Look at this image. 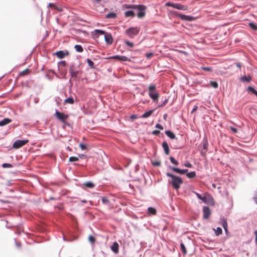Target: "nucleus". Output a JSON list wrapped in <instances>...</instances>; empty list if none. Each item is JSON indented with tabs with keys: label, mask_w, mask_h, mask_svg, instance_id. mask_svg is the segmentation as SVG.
Here are the masks:
<instances>
[{
	"label": "nucleus",
	"mask_w": 257,
	"mask_h": 257,
	"mask_svg": "<svg viewBox=\"0 0 257 257\" xmlns=\"http://www.w3.org/2000/svg\"><path fill=\"white\" fill-rule=\"evenodd\" d=\"M175 15L180 18L182 20L187 21L191 22L195 20V18L190 16H187L183 14L178 13V12H175Z\"/></svg>",
	"instance_id": "nucleus-8"
},
{
	"label": "nucleus",
	"mask_w": 257,
	"mask_h": 257,
	"mask_svg": "<svg viewBox=\"0 0 257 257\" xmlns=\"http://www.w3.org/2000/svg\"><path fill=\"white\" fill-rule=\"evenodd\" d=\"M153 165L155 166H159L161 165V163L160 162H155L153 163Z\"/></svg>",
	"instance_id": "nucleus-51"
},
{
	"label": "nucleus",
	"mask_w": 257,
	"mask_h": 257,
	"mask_svg": "<svg viewBox=\"0 0 257 257\" xmlns=\"http://www.w3.org/2000/svg\"><path fill=\"white\" fill-rule=\"evenodd\" d=\"M215 234L216 235L218 236L222 233V229L220 227H217L216 230H215Z\"/></svg>",
	"instance_id": "nucleus-34"
},
{
	"label": "nucleus",
	"mask_w": 257,
	"mask_h": 257,
	"mask_svg": "<svg viewBox=\"0 0 257 257\" xmlns=\"http://www.w3.org/2000/svg\"><path fill=\"white\" fill-rule=\"evenodd\" d=\"M196 194L199 199L202 200L205 203H208L210 202V200H213L212 198L208 194H206L204 196H202L198 193H196Z\"/></svg>",
	"instance_id": "nucleus-9"
},
{
	"label": "nucleus",
	"mask_w": 257,
	"mask_h": 257,
	"mask_svg": "<svg viewBox=\"0 0 257 257\" xmlns=\"http://www.w3.org/2000/svg\"><path fill=\"white\" fill-rule=\"evenodd\" d=\"M88 240L92 243H94L95 241V238L93 236H92V235H90L89 236Z\"/></svg>",
	"instance_id": "nucleus-42"
},
{
	"label": "nucleus",
	"mask_w": 257,
	"mask_h": 257,
	"mask_svg": "<svg viewBox=\"0 0 257 257\" xmlns=\"http://www.w3.org/2000/svg\"><path fill=\"white\" fill-rule=\"evenodd\" d=\"M59 71L61 75L65 76L66 74V70L63 68H60Z\"/></svg>",
	"instance_id": "nucleus-33"
},
{
	"label": "nucleus",
	"mask_w": 257,
	"mask_h": 257,
	"mask_svg": "<svg viewBox=\"0 0 257 257\" xmlns=\"http://www.w3.org/2000/svg\"><path fill=\"white\" fill-rule=\"evenodd\" d=\"M165 6L166 7H172L175 9L183 11H186L188 9V7L186 5H182L179 3H173L170 2L166 3Z\"/></svg>",
	"instance_id": "nucleus-5"
},
{
	"label": "nucleus",
	"mask_w": 257,
	"mask_h": 257,
	"mask_svg": "<svg viewBox=\"0 0 257 257\" xmlns=\"http://www.w3.org/2000/svg\"><path fill=\"white\" fill-rule=\"evenodd\" d=\"M202 145H203V149L204 150H207L208 144V142H207V141L206 139L203 140V141L202 142Z\"/></svg>",
	"instance_id": "nucleus-30"
},
{
	"label": "nucleus",
	"mask_w": 257,
	"mask_h": 257,
	"mask_svg": "<svg viewBox=\"0 0 257 257\" xmlns=\"http://www.w3.org/2000/svg\"><path fill=\"white\" fill-rule=\"evenodd\" d=\"M184 165L185 167H188V168H191L192 167V164L189 162H186Z\"/></svg>",
	"instance_id": "nucleus-46"
},
{
	"label": "nucleus",
	"mask_w": 257,
	"mask_h": 257,
	"mask_svg": "<svg viewBox=\"0 0 257 257\" xmlns=\"http://www.w3.org/2000/svg\"><path fill=\"white\" fill-rule=\"evenodd\" d=\"M123 9H134L139 11L137 16L139 18H143L146 15L145 11L146 7L142 5H123L122 6Z\"/></svg>",
	"instance_id": "nucleus-1"
},
{
	"label": "nucleus",
	"mask_w": 257,
	"mask_h": 257,
	"mask_svg": "<svg viewBox=\"0 0 257 257\" xmlns=\"http://www.w3.org/2000/svg\"><path fill=\"white\" fill-rule=\"evenodd\" d=\"M68 54L69 53L68 51L64 52L63 51H59L55 53V55L60 59L63 58L65 56H67Z\"/></svg>",
	"instance_id": "nucleus-14"
},
{
	"label": "nucleus",
	"mask_w": 257,
	"mask_h": 257,
	"mask_svg": "<svg viewBox=\"0 0 257 257\" xmlns=\"http://www.w3.org/2000/svg\"><path fill=\"white\" fill-rule=\"evenodd\" d=\"M236 66H237V67H238V68H239L241 67V64H240L239 63H237L236 64Z\"/></svg>",
	"instance_id": "nucleus-59"
},
{
	"label": "nucleus",
	"mask_w": 257,
	"mask_h": 257,
	"mask_svg": "<svg viewBox=\"0 0 257 257\" xmlns=\"http://www.w3.org/2000/svg\"><path fill=\"white\" fill-rule=\"evenodd\" d=\"M70 162H77L79 160L78 158L76 157H71L69 159Z\"/></svg>",
	"instance_id": "nucleus-39"
},
{
	"label": "nucleus",
	"mask_w": 257,
	"mask_h": 257,
	"mask_svg": "<svg viewBox=\"0 0 257 257\" xmlns=\"http://www.w3.org/2000/svg\"><path fill=\"white\" fill-rule=\"evenodd\" d=\"M196 176V173L194 171H192L189 173H187L186 174V176L188 178H195Z\"/></svg>",
	"instance_id": "nucleus-22"
},
{
	"label": "nucleus",
	"mask_w": 257,
	"mask_h": 257,
	"mask_svg": "<svg viewBox=\"0 0 257 257\" xmlns=\"http://www.w3.org/2000/svg\"><path fill=\"white\" fill-rule=\"evenodd\" d=\"M162 147L164 149L165 153L166 155H169L170 150L168 146V145L166 142H164L162 144Z\"/></svg>",
	"instance_id": "nucleus-18"
},
{
	"label": "nucleus",
	"mask_w": 257,
	"mask_h": 257,
	"mask_svg": "<svg viewBox=\"0 0 257 257\" xmlns=\"http://www.w3.org/2000/svg\"><path fill=\"white\" fill-rule=\"evenodd\" d=\"M28 142V140H17L13 143V147L15 149H19L27 144Z\"/></svg>",
	"instance_id": "nucleus-7"
},
{
	"label": "nucleus",
	"mask_w": 257,
	"mask_h": 257,
	"mask_svg": "<svg viewBox=\"0 0 257 257\" xmlns=\"http://www.w3.org/2000/svg\"><path fill=\"white\" fill-rule=\"evenodd\" d=\"M247 90L253 94H255V93L256 92V90L254 89V88H253L251 86H248L247 87Z\"/></svg>",
	"instance_id": "nucleus-41"
},
{
	"label": "nucleus",
	"mask_w": 257,
	"mask_h": 257,
	"mask_svg": "<svg viewBox=\"0 0 257 257\" xmlns=\"http://www.w3.org/2000/svg\"><path fill=\"white\" fill-rule=\"evenodd\" d=\"M116 17V14L113 13H110L106 15L107 18H114Z\"/></svg>",
	"instance_id": "nucleus-35"
},
{
	"label": "nucleus",
	"mask_w": 257,
	"mask_h": 257,
	"mask_svg": "<svg viewBox=\"0 0 257 257\" xmlns=\"http://www.w3.org/2000/svg\"><path fill=\"white\" fill-rule=\"evenodd\" d=\"M75 50L78 52H82L83 49L81 45H76L74 47Z\"/></svg>",
	"instance_id": "nucleus-24"
},
{
	"label": "nucleus",
	"mask_w": 257,
	"mask_h": 257,
	"mask_svg": "<svg viewBox=\"0 0 257 257\" xmlns=\"http://www.w3.org/2000/svg\"><path fill=\"white\" fill-rule=\"evenodd\" d=\"M104 39L108 44H111L113 42V38L109 33H105L104 35Z\"/></svg>",
	"instance_id": "nucleus-13"
},
{
	"label": "nucleus",
	"mask_w": 257,
	"mask_h": 257,
	"mask_svg": "<svg viewBox=\"0 0 257 257\" xmlns=\"http://www.w3.org/2000/svg\"><path fill=\"white\" fill-rule=\"evenodd\" d=\"M12 121V120L8 118H5L0 121V126L6 125Z\"/></svg>",
	"instance_id": "nucleus-17"
},
{
	"label": "nucleus",
	"mask_w": 257,
	"mask_h": 257,
	"mask_svg": "<svg viewBox=\"0 0 257 257\" xmlns=\"http://www.w3.org/2000/svg\"><path fill=\"white\" fill-rule=\"evenodd\" d=\"M140 31L139 27H131L125 31V34L130 38H134L138 35Z\"/></svg>",
	"instance_id": "nucleus-4"
},
{
	"label": "nucleus",
	"mask_w": 257,
	"mask_h": 257,
	"mask_svg": "<svg viewBox=\"0 0 257 257\" xmlns=\"http://www.w3.org/2000/svg\"><path fill=\"white\" fill-rule=\"evenodd\" d=\"M148 210L149 213L151 214L155 215L156 213V210L154 208L150 207L148 208Z\"/></svg>",
	"instance_id": "nucleus-29"
},
{
	"label": "nucleus",
	"mask_w": 257,
	"mask_h": 257,
	"mask_svg": "<svg viewBox=\"0 0 257 257\" xmlns=\"http://www.w3.org/2000/svg\"><path fill=\"white\" fill-rule=\"evenodd\" d=\"M183 174H184L185 173H187L188 172V169H183Z\"/></svg>",
	"instance_id": "nucleus-60"
},
{
	"label": "nucleus",
	"mask_w": 257,
	"mask_h": 257,
	"mask_svg": "<svg viewBox=\"0 0 257 257\" xmlns=\"http://www.w3.org/2000/svg\"><path fill=\"white\" fill-rule=\"evenodd\" d=\"M165 134L168 137H169L171 139H174L175 138V135L170 131H166Z\"/></svg>",
	"instance_id": "nucleus-19"
},
{
	"label": "nucleus",
	"mask_w": 257,
	"mask_h": 257,
	"mask_svg": "<svg viewBox=\"0 0 257 257\" xmlns=\"http://www.w3.org/2000/svg\"><path fill=\"white\" fill-rule=\"evenodd\" d=\"M124 43H125V44L127 46H128V47H131V48L133 47H134V43H133L131 42H129L128 41H125L124 42Z\"/></svg>",
	"instance_id": "nucleus-40"
},
{
	"label": "nucleus",
	"mask_w": 257,
	"mask_h": 257,
	"mask_svg": "<svg viewBox=\"0 0 257 257\" xmlns=\"http://www.w3.org/2000/svg\"><path fill=\"white\" fill-rule=\"evenodd\" d=\"M48 6L49 7H55V5L54 4H52V3H50V4H49V6Z\"/></svg>",
	"instance_id": "nucleus-58"
},
{
	"label": "nucleus",
	"mask_w": 257,
	"mask_h": 257,
	"mask_svg": "<svg viewBox=\"0 0 257 257\" xmlns=\"http://www.w3.org/2000/svg\"><path fill=\"white\" fill-rule=\"evenodd\" d=\"M203 216L204 219H208L211 214V211L208 207H204L203 208Z\"/></svg>",
	"instance_id": "nucleus-11"
},
{
	"label": "nucleus",
	"mask_w": 257,
	"mask_h": 257,
	"mask_svg": "<svg viewBox=\"0 0 257 257\" xmlns=\"http://www.w3.org/2000/svg\"><path fill=\"white\" fill-rule=\"evenodd\" d=\"M180 249L183 253H184V254L186 253L187 251L185 248V246L183 243H181L180 244Z\"/></svg>",
	"instance_id": "nucleus-31"
},
{
	"label": "nucleus",
	"mask_w": 257,
	"mask_h": 257,
	"mask_svg": "<svg viewBox=\"0 0 257 257\" xmlns=\"http://www.w3.org/2000/svg\"><path fill=\"white\" fill-rule=\"evenodd\" d=\"M28 71H29L28 69H26V70H24L22 72V74L25 75L26 74H27V73Z\"/></svg>",
	"instance_id": "nucleus-57"
},
{
	"label": "nucleus",
	"mask_w": 257,
	"mask_h": 257,
	"mask_svg": "<svg viewBox=\"0 0 257 257\" xmlns=\"http://www.w3.org/2000/svg\"><path fill=\"white\" fill-rule=\"evenodd\" d=\"M198 108V106L195 105L194 106V108H193V109L192 110L191 113H193L194 111H195Z\"/></svg>",
	"instance_id": "nucleus-56"
},
{
	"label": "nucleus",
	"mask_w": 257,
	"mask_h": 257,
	"mask_svg": "<svg viewBox=\"0 0 257 257\" xmlns=\"http://www.w3.org/2000/svg\"><path fill=\"white\" fill-rule=\"evenodd\" d=\"M211 85L214 88L218 87V84L215 81H211L210 82Z\"/></svg>",
	"instance_id": "nucleus-43"
},
{
	"label": "nucleus",
	"mask_w": 257,
	"mask_h": 257,
	"mask_svg": "<svg viewBox=\"0 0 257 257\" xmlns=\"http://www.w3.org/2000/svg\"><path fill=\"white\" fill-rule=\"evenodd\" d=\"M84 156L83 155H79L80 158H82Z\"/></svg>",
	"instance_id": "nucleus-62"
},
{
	"label": "nucleus",
	"mask_w": 257,
	"mask_h": 257,
	"mask_svg": "<svg viewBox=\"0 0 257 257\" xmlns=\"http://www.w3.org/2000/svg\"><path fill=\"white\" fill-rule=\"evenodd\" d=\"M202 69L207 71H211L212 70V68L208 67H202Z\"/></svg>",
	"instance_id": "nucleus-45"
},
{
	"label": "nucleus",
	"mask_w": 257,
	"mask_h": 257,
	"mask_svg": "<svg viewBox=\"0 0 257 257\" xmlns=\"http://www.w3.org/2000/svg\"><path fill=\"white\" fill-rule=\"evenodd\" d=\"M65 103H69V104H73L74 103V99L72 97H69L66 98L64 101Z\"/></svg>",
	"instance_id": "nucleus-25"
},
{
	"label": "nucleus",
	"mask_w": 257,
	"mask_h": 257,
	"mask_svg": "<svg viewBox=\"0 0 257 257\" xmlns=\"http://www.w3.org/2000/svg\"><path fill=\"white\" fill-rule=\"evenodd\" d=\"M156 127L157 128H159L160 130H163V126L160 124H159V123H157L156 125Z\"/></svg>",
	"instance_id": "nucleus-48"
},
{
	"label": "nucleus",
	"mask_w": 257,
	"mask_h": 257,
	"mask_svg": "<svg viewBox=\"0 0 257 257\" xmlns=\"http://www.w3.org/2000/svg\"><path fill=\"white\" fill-rule=\"evenodd\" d=\"M254 235H255V243L257 245V230H255L254 231Z\"/></svg>",
	"instance_id": "nucleus-53"
},
{
	"label": "nucleus",
	"mask_w": 257,
	"mask_h": 257,
	"mask_svg": "<svg viewBox=\"0 0 257 257\" xmlns=\"http://www.w3.org/2000/svg\"><path fill=\"white\" fill-rule=\"evenodd\" d=\"M170 161L171 162L174 164L175 165H178V162L177 161H176L175 158L173 157H170Z\"/></svg>",
	"instance_id": "nucleus-32"
},
{
	"label": "nucleus",
	"mask_w": 257,
	"mask_h": 257,
	"mask_svg": "<svg viewBox=\"0 0 257 257\" xmlns=\"http://www.w3.org/2000/svg\"><path fill=\"white\" fill-rule=\"evenodd\" d=\"M84 185L88 188H92L94 187V184L91 182H87L84 183Z\"/></svg>",
	"instance_id": "nucleus-27"
},
{
	"label": "nucleus",
	"mask_w": 257,
	"mask_h": 257,
	"mask_svg": "<svg viewBox=\"0 0 257 257\" xmlns=\"http://www.w3.org/2000/svg\"><path fill=\"white\" fill-rule=\"evenodd\" d=\"M166 175L168 177L171 178V184L173 187L176 190H178L180 188L181 185L183 183L182 179L180 177L169 173H167Z\"/></svg>",
	"instance_id": "nucleus-2"
},
{
	"label": "nucleus",
	"mask_w": 257,
	"mask_h": 257,
	"mask_svg": "<svg viewBox=\"0 0 257 257\" xmlns=\"http://www.w3.org/2000/svg\"><path fill=\"white\" fill-rule=\"evenodd\" d=\"M253 200L254 202L257 204V192L255 193L254 197H253Z\"/></svg>",
	"instance_id": "nucleus-55"
},
{
	"label": "nucleus",
	"mask_w": 257,
	"mask_h": 257,
	"mask_svg": "<svg viewBox=\"0 0 257 257\" xmlns=\"http://www.w3.org/2000/svg\"><path fill=\"white\" fill-rule=\"evenodd\" d=\"M240 80L243 82H249L251 80V78L248 76H244L241 77Z\"/></svg>",
	"instance_id": "nucleus-28"
},
{
	"label": "nucleus",
	"mask_w": 257,
	"mask_h": 257,
	"mask_svg": "<svg viewBox=\"0 0 257 257\" xmlns=\"http://www.w3.org/2000/svg\"><path fill=\"white\" fill-rule=\"evenodd\" d=\"M3 168L11 167L12 165L10 164L4 163L2 165Z\"/></svg>",
	"instance_id": "nucleus-49"
},
{
	"label": "nucleus",
	"mask_w": 257,
	"mask_h": 257,
	"mask_svg": "<svg viewBox=\"0 0 257 257\" xmlns=\"http://www.w3.org/2000/svg\"><path fill=\"white\" fill-rule=\"evenodd\" d=\"M153 112V110H149L148 111H147L145 113H144L142 115V117H143V118H147V117H149V116H151V115L152 114Z\"/></svg>",
	"instance_id": "nucleus-21"
},
{
	"label": "nucleus",
	"mask_w": 257,
	"mask_h": 257,
	"mask_svg": "<svg viewBox=\"0 0 257 257\" xmlns=\"http://www.w3.org/2000/svg\"><path fill=\"white\" fill-rule=\"evenodd\" d=\"M124 15L126 17H134L135 16V13L133 11H128L125 12Z\"/></svg>",
	"instance_id": "nucleus-20"
},
{
	"label": "nucleus",
	"mask_w": 257,
	"mask_h": 257,
	"mask_svg": "<svg viewBox=\"0 0 257 257\" xmlns=\"http://www.w3.org/2000/svg\"><path fill=\"white\" fill-rule=\"evenodd\" d=\"M105 31L98 29H96L92 32V34L94 38H98L100 35H105Z\"/></svg>",
	"instance_id": "nucleus-15"
},
{
	"label": "nucleus",
	"mask_w": 257,
	"mask_h": 257,
	"mask_svg": "<svg viewBox=\"0 0 257 257\" xmlns=\"http://www.w3.org/2000/svg\"><path fill=\"white\" fill-rule=\"evenodd\" d=\"M152 134L153 135H158L160 134V131H157V130H155V131H154L152 133Z\"/></svg>",
	"instance_id": "nucleus-54"
},
{
	"label": "nucleus",
	"mask_w": 257,
	"mask_h": 257,
	"mask_svg": "<svg viewBox=\"0 0 257 257\" xmlns=\"http://www.w3.org/2000/svg\"><path fill=\"white\" fill-rule=\"evenodd\" d=\"M137 117L136 115H132L131 116V118H133V119H134V118H136Z\"/></svg>",
	"instance_id": "nucleus-61"
},
{
	"label": "nucleus",
	"mask_w": 257,
	"mask_h": 257,
	"mask_svg": "<svg viewBox=\"0 0 257 257\" xmlns=\"http://www.w3.org/2000/svg\"><path fill=\"white\" fill-rule=\"evenodd\" d=\"M111 250L115 254L118 253L119 245L117 242H114L111 246Z\"/></svg>",
	"instance_id": "nucleus-16"
},
{
	"label": "nucleus",
	"mask_w": 257,
	"mask_h": 257,
	"mask_svg": "<svg viewBox=\"0 0 257 257\" xmlns=\"http://www.w3.org/2000/svg\"><path fill=\"white\" fill-rule=\"evenodd\" d=\"M148 90L150 97L153 100L154 102L158 101L159 94L156 91V86L153 84H150L148 87Z\"/></svg>",
	"instance_id": "nucleus-3"
},
{
	"label": "nucleus",
	"mask_w": 257,
	"mask_h": 257,
	"mask_svg": "<svg viewBox=\"0 0 257 257\" xmlns=\"http://www.w3.org/2000/svg\"><path fill=\"white\" fill-rule=\"evenodd\" d=\"M230 130L234 133H236L237 132V130L233 127V126H230Z\"/></svg>",
	"instance_id": "nucleus-50"
},
{
	"label": "nucleus",
	"mask_w": 257,
	"mask_h": 257,
	"mask_svg": "<svg viewBox=\"0 0 257 257\" xmlns=\"http://www.w3.org/2000/svg\"><path fill=\"white\" fill-rule=\"evenodd\" d=\"M249 25L250 26V27L252 29V30H255L257 29V26L254 24V23H250L249 24Z\"/></svg>",
	"instance_id": "nucleus-38"
},
{
	"label": "nucleus",
	"mask_w": 257,
	"mask_h": 257,
	"mask_svg": "<svg viewBox=\"0 0 257 257\" xmlns=\"http://www.w3.org/2000/svg\"><path fill=\"white\" fill-rule=\"evenodd\" d=\"M102 202L104 204H108L109 200L107 198L103 197L102 198Z\"/></svg>",
	"instance_id": "nucleus-44"
},
{
	"label": "nucleus",
	"mask_w": 257,
	"mask_h": 257,
	"mask_svg": "<svg viewBox=\"0 0 257 257\" xmlns=\"http://www.w3.org/2000/svg\"><path fill=\"white\" fill-rule=\"evenodd\" d=\"M87 63L88 64V65L91 67V68H94V63L93 62V61H92L90 59H87Z\"/></svg>",
	"instance_id": "nucleus-37"
},
{
	"label": "nucleus",
	"mask_w": 257,
	"mask_h": 257,
	"mask_svg": "<svg viewBox=\"0 0 257 257\" xmlns=\"http://www.w3.org/2000/svg\"><path fill=\"white\" fill-rule=\"evenodd\" d=\"M170 168L176 173H177L180 174H183V169H180L179 168L175 167H170Z\"/></svg>",
	"instance_id": "nucleus-23"
},
{
	"label": "nucleus",
	"mask_w": 257,
	"mask_h": 257,
	"mask_svg": "<svg viewBox=\"0 0 257 257\" xmlns=\"http://www.w3.org/2000/svg\"><path fill=\"white\" fill-rule=\"evenodd\" d=\"M110 59H117L120 61H130V59L124 56L115 55L110 57Z\"/></svg>",
	"instance_id": "nucleus-12"
},
{
	"label": "nucleus",
	"mask_w": 257,
	"mask_h": 257,
	"mask_svg": "<svg viewBox=\"0 0 257 257\" xmlns=\"http://www.w3.org/2000/svg\"><path fill=\"white\" fill-rule=\"evenodd\" d=\"M69 73L72 78H76L77 75L81 73V71L76 69L74 65L72 64L70 66Z\"/></svg>",
	"instance_id": "nucleus-6"
},
{
	"label": "nucleus",
	"mask_w": 257,
	"mask_h": 257,
	"mask_svg": "<svg viewBox=\"0 0 257 257\" xmlns=\"http://www.w3.org/2000/svg\"><path fill=\"white\" fill-rule=\"evenodd\" d=\"M79 147L82 150H84L87 149V147L83 144H80Z\"/></svg>",
	"instance_id": "nucleus-47"
},
{
	"label": "nucleus",
	"mask_w": 257,
	"mask_h": 257,
	"mask_svg": "<svg viewBox=\"0 0 257 257\" xmlns=\"http://www.w3.org/2000/svg\"><path fill=\"white\" fill-rule=\"evenodd\" d=\"M212 186L213 188H215V185L214 184H212Z\"/></svg>",
	"instance_id": "nucleus-63"
},
{
	"label": "nucleus",
	"mask_w": 257,
	"mask_h": 257,
	"mask_svg": "<svg viewBox=\"0 0 257 257\" xmlns=\"http://www.w3.org/2000/svg\"><path fill=\"white\" fill-rule=\"evenodd\" d=\"M255 94V95L256 96V97H257V91H256V92L255 93V94Z\"/></svg>",
	"instance_id": "nucleus-64"
},
{
	"label": "nucleus",
	"mask_w": 257,
	"mask_h": 257,
	"mask_svg": "<svg viewBox=\"0 0 257 257\" xmlns=\"http://www.w3.org/2000/svg\"><path fill=\"white\" fill-rule=\"evenodd\" d=\"M153 55V53H147L146 54V56L147 58H151L152 56Z\"/></svg>",
	"instance_id": "nucleus-52"
},
{
	"label": "nucleus",
	"mask_w": 257,
	"mask_h": 257,
	"mask_svg": "<svg viewBox=\"0 0 257 257\" xmlns=\"http://www.w3.org/2000/svg\"><path fill=\"white\" fill-rule=\"evenodd\" d=\"M222 226L225 231H227V221L225 220H222Z\"/></svg>",
	"instance_id": "nucleus-36"
},
{
	"label": "nucleus",
	"mask_w": 257,
	"mask_h": 257,
	"mask_svg": "<svg viewBox=\"0 0 257 257\" xmlns=\"http://www.w3.org/2000/svg\"><path fill=\"white\" fill-rule=\"evenodd\" d=\"M55 116L58 119L62 122L64 121L68 117L67 115L60 113L57 110H56Z\"/></svg>",
	"instance_id": "nucleus-10"
},
{
	"label": "nucleus",
	"mask_w": 257,
	"mask_h": 257,
	"mask_svg": "<svg viewBox=\"0 0 257 257\" xmlns=\"http://www.w3.org/2000/svg\"><path fill=\"white\" fill-rule=\"evenodd\" d=\"M66 65V63L65 61H62L58 63V68L65 67Z\"/></svg>",
	"instance_id": "nucleus-26"
}]
</instances>
